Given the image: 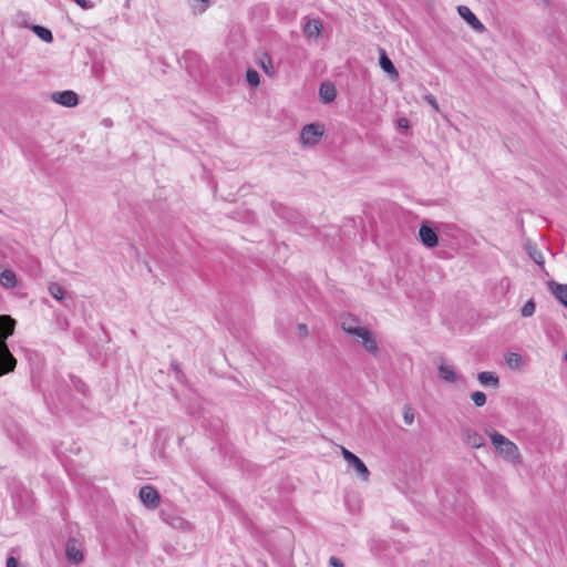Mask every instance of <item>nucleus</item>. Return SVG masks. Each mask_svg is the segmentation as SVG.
<instances>
[{
	"label": "nucleus",
	"instance_id": "nucleus-3",
	"mask_svg": "<svg viewBox=\"0 0 567 567\" xmlns=\"http://www.w3.org/2000/svg\"><path fill=\"white\" fill-rule=\"evenodd\" d=\"M323 135V127L318 123H310L302 127L300 132V142L305 146H313L318 144Z\"/></svg>",
	"mask_w": 567,
	"mask_h": 567
},
{
	"label": "nucleus",
	"instance_id": "nucleus-25",
	"mask_svg": "<svg viewBox=\"0 0 567 567\" xmlns=\"http://www.w3.org/2000/svg\"><path fill=\"white\" fill-rule=\"evenodd\" d=\"M260 66L266 74H268V75L274 74L272 62L268 54H265L264 58L260 60Z\"/></svg>",
	"mask_w": 567,
	"mask_h": 567
},
{
	"label": "nucleus",
	"instance_id": "nucleus-34",
	"mask_svg": "<svg viewBox=\"0 0 567 567\" xmlns=\"http://www.w3.org/2000/svg\"><path fill=\"white\" fill-rule=\"evenodd\" d=\"M298 330L301 334H308V327L305 323L298 324Z\"/></svg>",
	"mask_w": 567,
	"mask_h": 567
},
{
	"label": "nucleus",
	"instance_id": "nucleus-33",
	"mask_svg": "<svg viewBox=\"0 0 567 567\" xmlns=\"http://www.w3.org/2000/svg\"><path fill=\"white\" fill-rule=\"evenodd\" d=\"M6 567H18L17 558H14L13 556L8 557Z\"/></svg>",
	"mask_w": 567,
	"mask_h": 567
},
{
	"label": "nucleus",
	"instance_id": "nucleus-18",
	"mask_svg": "<svg viewBox=\"0 0 567 567\" xmlns=\"http://www.w3.org/2000/svg\"><path fill=\"white\" fill-rule=\"evenodd\" d=\"M505 362L512 370H520L524 365V361L520 354L516 352H508L505 354Z\"/></svg>",
	"mask_w": 567,
	"mask_h": 567
},
{
	"label": "nucleus",
	"instance_id": "nucleus-30",
	"mask_svg": "<svg viewBox=\"0 0 567 567\" xmlns=\"http://www.w3.org/2000/svg\"><path fill=\"white\" fill-rule=\"evenodd\" d=\"M403 419H404L406 424H412L413 423V421H414V413H413L411 408L405 406Z\"/></svg>",
	"mask_w": 567,
	"mask_h": 567
},
{
	"label": "nucleus",
	"instance_id": "nucleus-23",
	"mask_svg": "<svg viewBox=\"0 0 567 567\" xmlns=\"http://www.w3.org/2000/svg\"><path fill=\"white\" fill-rule=\"evenodd\" d=\"M246 80L251 86H258L260 83L259 73L254 69H248L246 71Z\"/></svg>",
	"mask_w": 567,
	"mask_h": 567
},
{
	"label": "nucleus",
	"instance_id": "nucleus-36",
	"mask_svg": "<svg viewBox=\"0 0 567 567\" xmlns=\"http://www.w3.org/2000/svg\"><path fill=\"white\" fill-rule=\"evenodd\" d=\"M161 517H162V519L164 522H166V523H168L171 525H174V523L168 519V517L166 516L165 512H163V511L161 512Z\"/></svg>",
	"mask_w": 567,
	"mask_h": 567
},
{
	"label": "nucleus",
	"instance_id": "nucleus-9",
	"mask_svg": "<svg viewBox=\"0 0 567 567\" xmlns=\"http://www.w3.org/2000/svg\"><path fill=\"white\" fill-rule=\"evenodd\" d=\"M458 14L476 31L484 32L485 25L481 22V20L472 12V10L466 6L457 7Z\"/></svg>",
	"mask_w": 567,
	"mask_h": 567
},
{
	"label": "nucleus",
	"instance_id": "nucleus-15",
	"mask_svg": "<svg viewBox=\"0 0 567 567\" xmlns=\"http://www.w3.org/2000/svg\"><path fill=\"white\" fill-rule=\"evenodd\" d=\"M50 295L58 301L64 302L65 307H69L68 292L58 282H51L48 287Z\"/></svg>",
	"mask_w": 567,
	"mask_h": 567
},
{
	"label": "nucleus",
	"instance_id": "nucleus-27",
	"mask_svg": "<svg viewBox=\"0 0 567 567\" xmlns=\"http://www.w3.org/2000/svg\"><path fill=\"white\" fill-rule=\"evenodd\" d=\"M55 322H56V326L59 329H61L62 331H66L68 328H69V320L68 318L62 315V313H56L55 315Z\"/></svg>",
	"mask_w": 567,
	"mask_h": 567
},
{
	"label": "nucleus",
	"instance_id": "nucleus-11",
	"mask_svg": "<svg viewBox=\"0 0 567 567\" xmlns=\"http://www.w3.org/2000/svg\"><path fill=\"white\" fill-rule=\"evenodd\" d=\"M322 28L320 19H310L303 24L302 31L308 40H317L321 34Z\"/></svg>",
	"mask_w": 567,
	"mask_h": 567
},
{
	"label": "nucleus",
	"instance_id": "nucleus-40",
	"mask_svg": "<svg viewBox=\"0 0 567 567\" xmlns=\"http://www.w3.org/2000/svg\"><path fill=\"white\" fill-rule=\"evenodd\" d=\"M173 369L178 373L179 372V369H178V364L177 363H173L172 364Z\"/></svg>",
	"mask_w": 567,
	"mask_h": 567
},
{
	"label": "nucleus",
	"instance_id": "nucleus-14",
	"mask_svg": "<svg viewBox=\"0 0 567 567\" xmlns=\"http://www.w3.org/2000/svg\"><path fill=\"white\" fill-rule=\"evenodd\" d=\"M379 64L380 68L391 78H399V72L396 71L394 64L392 63L391 59L388 56L386 52L383 49H380Z\"/></svg>",
	"mask_w": 567,
	"mask_h": 567
},
{
	"label": "nucleus",
	"instance_id": "nucleus-29",
	"mask_svg": "<svg viewBox=\"0 0 567 567\" xmlns=\"http://www.w3.org/2000/svg\"><path fill=\"white\" fill-rule=\"evenodd\" d=\"M74 2L80 6L82 9H92L96 6L95 0H74Z\"/></svg>",
	"mask_w": 567,
	"mask_h": 567
},
{
	"label": "nucleus",
	"instance_id": "nucleus-2",
	"mask_svg": "<svg viewBox=\"0 0 567 567\" xmlns=\"http://www.w3.org/2000/svg\"><path fill=\"white\" fill-rule=\"evenodd\" d=\"M491 441L496 451L507 458L514 460L519 456L518 447L503 434L494 431L489 434Z\"/></svg>",
	"mask_w": 567,
	"mask_h": 567
},
{
	"label": "nucleus",
	"instance_id": "nucleus-31",
	"mask_svg": "<svg viewBox=\"0 0 567 567\" xmlns=\"http://www.w3.org/2000/svg\"><path fill=\"white\" fill-rule=\"evenodd\" d=\"M16 23L20 27H28L27 17L23 13H18L14 19Z\"/></svg>",
	"mask_w": 567,
	"mask_h": 567
},
{
	"label": "nucleus",
	"instance_id": "nucleus-39",
	"mask_svg": "<svg viewBox=\"0 0 567 567\" xmlns=\"http://www.w3.org/2000/svg\"><path fill=\"white\" fill-rule=\"evenodd\" d=\"M202 4H204V9L203 11L207 8L208 3L210 2V0H198Z\"/></svg>",
	"mask_w": 567,
	"mask_h": 567
},
{
	"label": "nucleus",
	"instance_id": "nucleus-37",
	"mask_svg": "<svg viewBox=\"0 0 567 567\" xmlns=\"http://www.w3.org/2000/svg\"><path fill=\"white\" fill-rule=\"evenodd\" d=\"M399 125H400V127H408V120L406 118H401L399 121Z\"/></svg>",
	"mask_w": 567,
	"mask_h": 567
},
{
	"label": "nucleus",
	"instance_id": "nucleus-19",
	"mask_svg": "<svg viewBox=\"0 0 567 567\" xmlns=\"http://www.w3.org/2000/svg\"><path fill=\"white\" fill-rule=\"evenodd\" d=\"M439 377L450 383L456 382V373L452 365L441 364L439 367Z\"/></svg>",
	"mask_w": 567,
	"mask_h": 567
},
{
	"label": "nucleus",
	"instance_id": "nucleus-20",
	"mask_svg": "<svg viewBox=\"0 0 567 567\" xmlns=\"http://www.w3.org/2000/svg\"><path fill=\"white\" fill-rule=\"evenodd\" d=\"M31 30L44 42L50 43L53 41L52 32L42 25L34 24L31 27Z\"/></svg>",
	"mask_w": 567,
	"mask_h": 567
},
{
	"label": "nucleus",
	"instance_id": "nucleus-24",
	"mask_svg": "<svg viewBox=\"0 0 567 567\" xmlns=\"http://www.w3.org/2000/svg\"><path fill=\"white\" fill-rule=\"evenodd\" d=\"M535 309H536V305H535V301L533 299H529L528 301L525 302V305L522 307L520 309V315L523 317H532L535 312Z\"/></svg>",
	"mask_w": 567,
	"mask_h": 567
},
{
	"label": "nucleus",
	"instance_id": "nucleus-16",
	"mask_svg": "<svg viewBox=\"0 0 567 567\" xmlns=\"http://www.w3.org/2000/svg\"><path fill=\"white\" fill-rule=\"evenodd\" d=\"M0 284L4 288H14L18 285L17 276L11 269H4L0 272Z\"/></svg>",
	"mask_w": 567,
	"mask_h": 567
},
{
	"label": "nucleus",
	"instance_id": "nucleus-35",
	"mask_svg": "<svg viewBox=\"0 0 567 567\" xmlns=\"http://www.w3.org/2000/svg\"><path fill=\"white\" fill-rule=\"evenodd\" d=\"M426 99H427V101H429V103H430L431 105H433L435 109H437V102H436V100H435V97H434V96L429 95Z\"/></svg>",
	"mask_w": 567,
	"mask_h": 567
},
{
	"label": "nucleus",
	"instance_id": "nucleus-28",
	"mask_svg": "<svg viewBox=\"0 0 567 567\" xmlns=\"http://www.w3.org/2000/svg\"><path fill=\"white\" fill-rule=\"evenodd\" d=\"M529 256L530 258L537 264V265H543L544 264V258H543V255L539 250H537L536 248H530L529 249Z\"/></svg>",
	"mask_w": 567,
	"mask_h": 567
},
{
	"label": "nucleus",
	"instance_id": "nucleus-21",
	"mask_svg": "<svg viewBox=\"0 0 567 567\" xmlns=\"http://www.w3.org/2000/svg\"><path fill=\"white\" fill-rule=\"evenodd\" d=\"M466 442L472 447H480L483 445V436L475 431H466Z\"/></svg>",
	"mask_w": 567,
	"mask_h": 567
},
{
	"label": "nucleus",
	"instance_id": "nucleus-32",
	"mask_svg": "<svg viewBox=\"0 0 567 567\" xmlns=\"http://www.w3.org/2000/svg\"><path fill=\"white\" fill-rule=\"evenodd\" d=\"M329 564L333 567H344L342 560L336 556H331L329 559Z\"/></svg>",
	"mask_w": 567,
	"mask_h": 567
},
{
	"label": "nucleus",
	"instance_id": "nucleus-1",
	"mask_svg": "<svg viewBox=\"0 0 567 567\" xmlns=\"http://www.w3.org/2000/svg\"><path fill=\"white\" fill-rule=\"evenodd\" d=\"M17 321L9 315L0 316V375L13 372L17 359L10 352L7 340L14 333Z\"/></svg>",
	"mask_w": 567,
	"mask_h": 567
},
{
	"label": "nucleus",
	"instance_id": "nucleus-17",
	"mask_svg": "<svg viewBox=\"0 0 567 567\" xmlns=\"http://www.w3.org/2000/svg\"><path fill=\"white\" fill-rule=\"evenodd\" d=\"M477 380L483 384V385H492L494 388H497L498 384H499V378L496 373L494 372H489V371H483V372H480L477 374Z\"/></svg>",
	"mask_w": 567,
	"mask_h": 567
},
{
	"label": "nucleus",
	"instance_id": "nucleus-6",
	"mask_svg": "<svg viewBox=\"0 0 567 567\" xmlns=\"http://www.w3.org/2000/svg\"><path fill=\"white\" fill-rule=\"evenodd\" d=\"M51 100L65 107H74L79 104V96L72 90L54 92L51 95Z\"/></svg>",
	"mask_w": 567,
	"mask_h": 567
},
{
	"label": "nucleus",
	"instance_id": "nucleus-12",
	"mask_svg": "<svg viewBox=\"0 0 567 567\" xmlns=\"http://www.w3.org/2000/svg\"><path fill=\"white\" fill-rule=\"evenodd\" d=\"M319 96L323 103H331L337 97V89L331 82H323L319 87Z\"/></svg>",
	"mask_w": 567,
	"mask_h": 567
},
{
	"label": "nucleus",
	"instance_id": "nucleus-7",
	"mask_svg": "<svg viewBox=\"0 0 567 567\" xmlns=\"http://www.w3.org/2000/svg\"><path fill=\"white\" fill-rule=\"evenodd\" d=\"M419 237L421 243L427 248H434L439 244L436 231L426 221L420 226Z\"/></svg>",
	"mask_w": 567,
	"mask_h": 567
},
{
	"label": "nucleus",
	"instance_id": "nucleus-22",
	"mask_svg": "<svg viewBox=\"0 0 567 567\" xmlns=\"http://www.w3.org/2000/svg\"><path fill=\"white\" fill-rule=\"evenodd\" d=\"M355 322V319L354 318H348L346 320H343L341 322V328L342 330L348 333V334H352L353 336V332L352 330H360V329H363L364 327H359V326H355L354 324Z\"/></svg>",
	"mask_w": 567,
	"mask_h": 567
},
{
	"label": "nucleus",
	"instance_id": "nucleus-4",
	"mask_svg": "<svg viewBox=\"0 0 567 567\" xmlns=\"http://www.w3.org/2000/svg\"><path fill=\"white\" fill-rule=\"evenodd\" d=\"M342 449V456L348 462L349 466L353 467L357 474L363 480L368 481L370 476V471L363 461L358 457L354 453L350 452L346 447Z\"/></svg>",
	"mask_w": 567,
	"mask_h": 567
},
{
	"label": "nucleus",
	"instance_id": "nucleus-8",
	"mask_svg": "<svg viewBox=\"0 0 567 567\" xmlns=\"http://www.w3.org/2000/svg\"><path fill=\"white\" fill-rule=\"evenodd\" d=\"M65 557L73 564L82 563L84 555L80 543L75 538H70L65 546Z\"/></svg>",
	"mask_w": 567,
	"mask_h": 567
},
{
	"label": "nucleus",
	"instance_id": "nucleus-38",
	"mask_svg": "<svg viewBox=\"0 0 567 567\" xmlns=\"http://www.w3.org/2000/svg\"><path fill=\"white\" fill-rule=\"evenodd\" d=\"M414 567H430L427 563L421 560L417 564L414 565Z\"/></svg>",
	"mask_w": 567,
	"mask_h": 567
},
{
	"label": "nucleus",
	"instance_id": "nucleus-26",
	"mask_svg": "<svg viewBox=\"0 0 567 567\" xmlns=\"http://www.w3.org/2000/svg\"><path fill=\"white\" fill-rule=\"evenodd\" d=\"M471 399L476 406H483L486 403V394L482 391L473 392Z\"/></svg>",
	"mask_w": 567,
	"mask_h": 567
},
{
	"label": "nucleus",
	"instance_id": "nucleus-5",
	"mask_svg": "<svg viewBox=\"0 0 567 567\" xmlns=\"http://www.w3.org/2000/svg\"><path fill=\"white\" fill-rule=\"evenodd\" d=\"M138 497L147 508L152 509L158 507L161 502L159 493L151 485H145L141 487L138 492Z\"/></svg>",
	"mask_w": 567,
	"mask_h": 567
},
{
	"label": "nucleus",
	"instance_id": "nucleus-13",
	"mask_svg": "<svg viewBox=\"0 0 567 567\" xmlns=\"http://www.w3.org/2000/svg\"><path fill=\"white\" fill-rule=\"evenodd\" d=\"M548 286L556 300L567 308V285L550 281Z\"/></svg>",
	"mask_w": 567,
	"mask_h": 567
},
{
	"label": "nucleus",
	"instance_id": "nucleus-10",
	"mask_svg": "<svg viewBox=\"0 0 567 567\" xmlns=\"http://www.w3.org/2000/svg\"><path fill=\"white\" fill-rule=\"evenodd\" d=\"M353 336H357L362 339V344L364 349L371 353L378 352V343L372 334V332L368 328H363L360 330H352Z\"/></svg>",
	"mask_w": 567,
	"mask_h": 567
}]
</instances>
